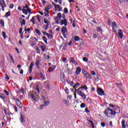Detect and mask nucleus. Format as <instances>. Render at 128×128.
Segmentation results:
<instances>
[{
    "label": "nucleus",
    "instance_id": "1",
    "mask_svg": "<svg viewBox=\"0 0 128 128\" xmlns=\"http://www.w3.org/2000/svg\"><path fill=\"white\" fill-rule=\"evenodd\" d=\"M120 107L115 106L114 109H106L104 113L106 114V116L107 118H114V116L116 114H120Z\"/></svg>",
    "mask_w": 128,
    "mask_h": 128
},
{
    "label": "nucleus",
    "instance_id": "2",
    "mask_svg": "<svg viewBox=\"0 0 128 128\" xmlns=\"http://www.w3.org/2000/svg\"><path fill=\"white\" fill-rule=\"evenodd\" d=\"M28 98L33 100L34 102H36L40 100V95L34 91H30L28 94Z\"/></svg>",
    "mask_w": 128,
    "mask_h": 128
},
{
    "label": "nucleus",
    "instance_id": "3",
    "mask_svg": "<svg viewBox=\"0 0 128 128\" xmlns=\"http://www.w3.org/2000/svg\"><path fill=\"white\" fill-rule=\"evenodd\" d=\"M23 8L24 9L22 10V12L26 16L28 14V12L30 14H32V10H30V8L28 7V4H26L25 6H23Z\"/></svg>",
    "mask_w": 128,
    "mask_h": 128
},
{
    "label": "nucleus",
    "instance_id": "4",
    "mask_svg": "<svg viewBox=\"0 0 128 128\" xmlns=\"http://www.w3.org/2000/svg\"><path fill=\"white\" fill-rule=\"evenodd\" d=\"M76 92H77V94L84 98V100H86V95L84 93L82 92V88H78V90H76Z\"/></svg>",
    "mask_w": 128,
    "mask_h": 128
},
{
    "label": "nucleus",
    "instance_id": "5",
    "mask_svg": "<svg viewBox=\"0 0 128 128\" xmlns=\"http://www.w3.org/2000/svg\"><path fill=\"white\" fill-rule=\"evenodd\" d=\"M43 84L45 88H46L48 90H50V81L46 80L44 82Z\"/></svg>",
    "mask_w": 128,
    "mask_h": 128
},
{
    "label": "nucleus",
    "instance_id": "6",
    "mask_svg": "<svg viewBox=\"0 0 128 128\" xmlns=\"http://www.w3.org/2000/svg\"><path fill=\"white\" fill-rule=\"evenodd\" d=\"M83 74L84 76L86 78H87L88 80H92V75L86 71L83 72Z\"/></svg>",
    "mask_w": 128,
    "mask_h": 128
},
{
    "label": "nucleus",
    "instance_id": "7",
    "mask_svg": "<svg viewBox=\"0 0 128 128\" xmlns=\"http://www.w3.org/2000/svg\"><path fill=\"white\" fill-rule=\"evenodd\" d=\"M97 92L98 96H104V90L101 88H97Z\"/></svg>",
    "mask_w": 128,
    "mask_h": 128
},
{
    "label": "nucleus",
    "instance_id": "8",
    "mask_svg": "<svg viewBox=\"0 0 128 128\" xmlns=\"http://www.w3.org/2000/svg\"><path fill=\"white\" fill-rule=\"evenodd\" d=\"M60 24H61V26H63V24H64L65 26H68V21L66 19L61 20H60Z\"/></svg>",
    "mask_w": 128,
    "mask_h": 128
},
{
    "label": "nucleus",
    "instance_id": "9",
    "mask_svg": "<svg viewBox=\"0 0 128 128\" xmlns=\"http://www.w3.org/2000/svg\"><path fill=\"white\" fill-rule=\"evenodd\" d=\"M81 72H82V68H80V66L76 68V72H75L76 76H78V74H80Z\"/></svg>",
    "mask_w": 128,
    "mask_h": 128
},
{
    "label": "nucleus",
    "instance_id": "10",
    "mask_svg": "<svg viewBox=\"0 0 128 128\" xmlns=\"http://www.w3.org/2000/svg\"><path fill=\"white\" fill-rule=\"evenodd\" d=\"M20 122L22 123L26 122V119H24V116L22 113H20Z\"/></svg>",
    "mask_w": 128,
    "mask_h": 128
},
{
    "label": "nucleus",
    "instance_id": "11",
    "mask_svg": "<svg viewBox=\"0 0 128 128\" xmlns=\"http://www.w3.org/2000/svg\"><path fill=\"white\" fill-rule=\"evenodd\" d=\"M0 6L2 8H6V4L4 0H0Z\"/></svg>",
    "mask_w": 128,
    "mask_h": 128
},
{
    "label": "nucleus",
    "instance_id": "12",
    "mask_svg": "<svg viewBox=\"0 0 128 128\" xmlns=\"http://www.w3.org/2000/svg\"><path fill=\"white\" fill-rule=\"evenodd\" d=\"M60 18H62V14L58 12L57 14V16L55 17V20H60Z\"/></svg>",
    "mask_w": 128,
    "mask_h": 128
},
{
    "label": "nucleus",
    "instance_id": "13",
    "mask_svg": "<svg viewBox=\"0 0 128 128\" xmlns=\"http://www.w3.org/2000/svg\"><path fill=\"white\" fill-rule=\"evenodd\" d=\"M56 66H52L51 67H50L48 68V72H52V70H56Z\"/></svg>",
    "mask_w": 128,
    "mask_h": 128
},
{
    "label": "nucleus",
    "instance_id": "14",
    "mask_svg": "<svg viewBox=\"0 0 128 128\" xmlns=\"http://www.w3.org/2000/svg\"><path fill=\"white\" fill-rule=\"evenodd\" d=\"M19 20L21 24V26H22L26 24V20H24V19H22V18H19Z\"/></svg>",
    "mask_w": 128,
    "mask_h": 128
},
{
    "label": "nucleus",
    "instance_id": "15",
    "mask_svg": "<svg viewBox=\"0 0 128 128\" xmlns=\"http://www.w3.org/2000/svg\"><path fill=\"white\" fill-rule=\"evenodd\" d=\"M61 32L62 34H66L68 32V29L66 28V26H63L62 30Z\"/></svg>",
    "mask_w": 128,
    "mask_h": 128
},
{
    "label": "nucleus",
    "instance_id": "16",
    "mask_svg": "<svg viewBox=\"0 0 128 128\" xmlns=\"http://www.w3.org/2000/svg\"><path fill=\"white\" fill-rule=\"evenodd\" d=\"M32 66H34V62H32L30 64V66L28 68L30 74H32Z\"/></svg>",
    "mask_w": 128,
    "mask_h": 128
},
{
    "label": "nucleus",
    "instance_id": "17",
    "mask_svg": "<svg viewBox=\"0 0 128 128\" xmlns=\"http://www.w3.org/2000/svg\"><path fill=\"white\" fill-rule=\"evenodd\" d=\"M118 36H119L120 38H122V30L121 29L118 30Z\"/></svg>",
    "mask_w": 128,
    "mask_h": 128
},
{
    "label": "nucleus",
    "instance_id": "18",
    "mask_svg": "<svg viewBox=\"0 0 128 128\" xmlns=\"http://www.w3.org/2000/svg\"><path fill=\"white\" fill-rule=\"evenodd\" d=\"M9 56L10 58V61L11 64H14V58H12V56L10 54H9Z\"/></svg>",
    "mask_w": 128,
    "mask_h": 128
},
{
    "label": "nucleus",
    "instance_id": "19",
    "mask_svg": "<svg viewBox=\"0 0 128 128\" xmlns=\"http://www.w3.org/2000/svg\"><path fill=\"white\" fill-rule=\"evenodd\" d=\"M0 98L2 100H4V99L6 98V96H4V93L0 92Z\"/></svg>",
    "mask_w": 128,
    "mask_h": 128
},
{
    "label": "nucleus",
    "instance_id": "20",
    "mask_svg": "<svg viewBox=\"0 0 128 128\" xmlns=\"http://www.w3.org/2000/svg\"><path fill=\"white\" fill-rule=\"evenodd\" d=\"M63 102L66 106H70V103L66 99H64Z\"/></svg>",
    "mask_w": 128,
    "mask_h": 128
},
{
    "label": "nucleus",
    "instance_id": "21",
    "mask_svg": "<svg viewBox=\"0 0 128 128\" xmlns=\"http://www.w3.org/2000/svg\"><path fill=\"white\" fill-rule=\"evenodd\" d=\"M16 104L19 108H22V102L20 101H18V102H16Z\"/></svg>",
    "mask_w": 128,
    "mask_h": 128
},
{
    "label": "nucleus",
    "instance_id": "22",
    "mask_svg": "<svg viewBox=\"0 0 128 128\" xmlns=\"http://www.w3.org/2000/svg\"><path fill=\"white\" fill-rule=\"evenodd\" d=\"M79 86H80V83L75 84L74 86H73V88H74V90H76V88H78Z\"/></svg>",
    "mask_w": 128,
    "mask_h": 128
},
{
    "label": "nucleus",
    "instance_id": "23",
    "mask_svg": "<svg viewBox=\"0 0 128 128\" xmlns=\"http://www.w3.org/2000/svg\"><path fill=\"white\" fill-rule=\"evenodd\" d=\"M48 38H50V40H52V38H54V36H52V34H46Z\"/></svg>",
    "mask_w": 128,
    "mask_h": 128
},
{
    "label": "nucleus",
    "instance_id": "24",
    "mask_svg": "<svg viewBox=\"0 0 128 128\" xmlns=\"http://www.w3.org/2000/svg\"><path fill=\"white\" fill-rule=\"evenodd\" d=\"M44 106H48V104H50V101L48 100H46V101H44Z\"/></svg>",
    "mask_w": 128,
    "mask_h": 128
},
{
    "label": "nucleus",
    "instance_id": "25",
    "mask_svg": "<svg viewBox=\"0 0 128 128\" xmlns=\"http://www.w3.org/2000/svg\"><path fill=\"white\" fill-rule=\"evenodd\" d=\"M36 16H34L32 18L31 20H30V22H32L33 24H34L36 23L34 22V20H36V19H34V18H36Z\"/></svg>",
    "mask_w": 128,
    "mask_h": 128
},
{
    "label": "nucleus",
    "instance_id": "26",
    "mask_svg": "<svg viewBox=\"0 0 128 128\" xmlns=\"http://www.w3.org/2000/svg\"><path fill=\"white\" fill-rule=\"evenodd\" d=\"M79 88H81V90H84V88L85 90H88V86H82Z\"/></svg>",
    "mask_w": 128,
    "mask_h": 128
},
{
    "label": "nucleus",
    "instance_id": "27",
    "mask_svg": "<svg viewBox=\"0 0 128 128\" xmlns=\"http://www.w3.org/2000/svg\"><path fill=\"white\" fill-rule=\"evenodd\" d=\"M74 61H76V60H74V57H71L69 58V62H73Z\"/></svg>",
    "mask_w": 128,
    "mask_h": 128
},
{
    "label": "nucleus",
    "instance_id": "28",
    "mask_svg": "<svg viewBox=\"0 0 128 128\" xmlns=\"http://www.w3.org/2000/svg\"><path fill=\"white\" fill-rule=\"evenodd\" d=\"M42 38L44 40V41L45 42V44H48V40H46V37L45 36H44Z\"/></svg>",
    "mask_w": 128,
    "mask_h": 128
},
{
    "label": "nucleus",
    "instance_id": "29",
    "mask_svg": "<svg viewBox=\"0 0 128 128\" xmlns=\"http://www.w3.org/2000/svg\"><path fill=\"white\" fill-rule=\"evenodd\" d=\"M124 124H126V122L124 121V120H122V128H126V125Z\"/></svg>",
    "mask_w": 128,
    "mask_h": 128
},
{
    "label": "nucleus",
    "instance_id": "30",
    "mask_svg": "<svg viewBox=\"0 0 128 128\" xmlns=\"http://www.w3.org/2000/svg\"><path fill=\"white\" fill-rule=\"evenodd\" d=\"M35 32H36V33L38 34V36H41L42 35V33L40 32V31L38 29H36L35 30Z\"/></svg>",
    "mask_w": 128,
    "mask_h": 128
},
{
    "label": "nucleus",
    "instance_id": "31",
    "mask_svg": "<svg viewBox=\"0 0 128 128\" xmlns=\"http://www.w3.org/2000/svg\"><path fill=\"white\" fill-rule=\"evenodd\" d=\"M40 75L41 78L43 80H46V77H44V74H42V73H40Z\"/></svg>",
    "mask_w": 128,
    "mask_h": 128
},
{
    "label": "nucleus",
    "instance_id": "32",
    "mask_svg": "<svg viewBox=\"0 0 128 128\" xmlns=\"http://www.w3.org/2000/svg\"><path fill=\"white\" fill-rule=\"evenodd\" d=\"M74 40L75 42H78V40H80V37L78 36H76L74 38Z\"/></svg>",
    "mask_w": 128,
    "mask_h": 128
},
{
    "label": "nucleus",
    "instance_id": "33",
    "mask_svg": "<svg viewBox=\"0 0 128 128\" xmlns=\"http://www.w3.org/2000/svg\"><path fill=\"white\" fill-rule=\"evenodd\" d=\"M44 26L45 27L44 30H48V26H50V24H46L44 25Z\"/></svg>",
    "mask_w": 128,
    "mask_h": 128
},
{
    "label": "nucleus",
    "instance_id": "34",
    "mask_svg": "<svg viewBox=\"0 0 128 128\" xmlns=\"http://www.w3.org/2000/svg\"><path fill=\"white\" fill-rule=\"evenodd\" d=\"M10 16V11L7 12L5 14L6 18Z\"/></svg>",
    "mask_w": 128,
    "mask_h": 128
},
{
    "label": "nucleus",
    "instance_id": "35",
    "mask_svg": "<svg viewBox=\"0 0 128 128\" xmlns=\"http://www.w3.org/2000/svg\"><path fill=\"white\" fill-rule=\"evenodd\" d=\"M40 48L42 50V52H46V46H41Z\"/></svg>",
    "mask_w": 128,
    "mask_h": 128
},
{
    "label": "nucleus",
    "instance_id": "36",
    "mask_svg": "<svg viewBox=\"0 0 128 128\" xmlns=\"http://www.w3.org/2000/svg\"><path fill=\"white\" fill-rule=\"evenodd\" d=\"M0 24H1L2 26H4V20H0Z\"/></svg>",
    "mask_w": 128,
    "mask_h": 128
},
{
    "label": "nucleus",
    "instance_id": "37",
    "mask_svg": "<svg viewBox=\"0 0 128 128\" xmlns=\"http://www.w3.org/2000/svg\"><path fill=\"white\" fill-rule=\"evenodd\" d=\"M61 80L62 82H66V80H64V76H60Z\"/></svg>",
    "mask_w": 128,
    "mask_h": 128
},
{
    "label": "nucleus",
    "instance_id": "38",
    "mask_svg": "<svg viewBox=\"0 0 128 128\" xmlns=\"http://www.w3.org/2000/svg\"><path fill=\"white\" fill-rule=\"evenodd\" d=\"M36 66H40V60H36Z\"/></svg>",
    "mask_w": 128,
    "mask_h": 128
},
{
    "label": "nucleus",
    "instance_id": "39",
    "mask_svg": "<svg viewBox=\"0 0 128 128\" xmlns=\"http://www.w3.org/2000/svg\"><path fill=\"white\" fill-rule=\"evenodd\" d=\"M37 20H38V22H40V15H37L36 16Z\"/></svg>",
    "mask_w": 128,
    "mask_h": 128
},
{
    "label": "nucleus",
    "instance_id": "40",
    "mask_svg": "<svg viewBox=\"0 0 128 128\" xmlns=\"http://www.w3.org/2000/svg\"><path fill=\"white\" fill-rule=\"evenodd\" d=\"M116 84H117L118 86V87L120 89L122 88V84L116 83Z\"/></svg>",
    "mask_w": 128,
    "mask_h": 128
},
{
    "label": "nucleus",
    "instance_id": "41",
    "mask_svg": "<svg viewBox=\"0 0 128 128\" xmlns=\"http://www.w3.org/2000/svg\"><path fill=\"white\" fill-rule=\"evenodd\" d=\"M80 108H86V104H84V103L81 104Z\"/></svg>",
    "mask_w": 128,
    "mask_h": 128
},
{
    "label": "nucleus",
    "instance_id": "42",
    "mask_svg": "<svg viewBox=\"0 0 128 128\" xmlns=\"http://www.w3.org/2000/svg\"><path fill=\"white\" fill-rule=\"evenodd\" d=\"M14 108L16 112H18V107H16V106L15 105H14Z\"/></svg>",
    "mask_w": 128,
    "mask_h": 128
},
{
    "label": "nucleus",
    "instance_id": "43",
    "mask_svg": "<svg viewBox=\"0 0 128 128\" xmlns=\"http://www.w3.org/2000/svg\"><path fill=\"white\" fill-rule=\"evenodd\" d=\"M64 14H68V8H64Z\"/></svg>",
    "mask_w": 128,
    "mask_h": 128
},
{
    "label": "nucleus",
    "instance_id": "44",
    "mask_svg": "<svg viewBox=\"0 0 128 128\" xmlns=\"http://www.w3.org/2000/svg\"><path fill=\"white\" fill-rule=\"evenodd\" d=\"M55 8H58L59 10H60V8H62V7H60V6L58 4H56L55 6Z\"/></svg>",
    "mask_w": 128,
    "mask_h": 128
},
{
    "label": "nucleus",
    "instance_id": "45",
    "mask_svg": "<svg viewBox=\"0 0 128 128\" xmlns=\"http://www.w3.org/2000/svg\"><path fill=\"white\" fill-rule=\"evenodd\" d=\"M44 24H48V20L44 18Z\"/></svg>",
    "mask_w": 128,
    "mask_h": 128
},
{
    "label": "nucleus",
    "instance_id": "46",
    "mask_svg": "<svg viewBox=\"0 0 128 128\" xmlns=\"http://www.w3.org/2000/svg\"><path fill=\"white\" fill-rule=\"evenodd\" d=\"M6 82H8V80H10V77L6 74Z\"/></svg>",
    "mask_w": 128,
    "mask_h": 128
},
{
    "label": "nucleus",
    "instance_id": "47",
    "mask_svg": "<svg viewBox=\"0 0 128 128\" xmlns=\"http://www.w3.org/2000/svg\"><path fill=\"white\" fill-rule=\"evenodd\" d=\"M2 36L4 38H6V32H2Z\"/></svg>",
    "mask_w": 128,
    "mask_h": 128
},
{
    "label": "nucleus",
    "instance_id": "48",
    "mask_svg": "<svg viewBox=\"0 0 128 128\" xmlns=\"http://www.w3.org/2000/svg\"><path fill=\"white\" fill-rule=\"evenodd\" d=\"M82 60H84V62H88V58L84 57L82 58Z\"/></svg>",
    "mask_w": 128,
    "mask_h": 128
},
{
    "label": "nucleus",
    "instance_id": "49",
    "mask_svg": "<svg viewBox=\"0 0 128 128\" xmlns=\"http://www.w3.org/2000/svg\"><path fill=\"white\" fill-rule=\"evenodd\" d=\"M88 122H89L91 123V126H93L94 124V122L90 120H89L88 119L87 120Z\"/></svg>",
    "mask_w": 128,
    "mask_h": 128
},
{
    "label": "nucleus",
    "instance_id": "50",
    "mask_svg": "<svg viewBox=\"0 0 128 128\" xmlns=\"http://www.w3.org/2000/svg\"><path fill=\"white\" fill-rule=\"evenodd\" d=\"M97 30L99 32H102V27H98V28H97Z\"/></svg>",
    "mask_w": 128,
    "mask_h": 128
},
{
    "label": "nucleus",
    "instance_id": "51",
    "mask_svg": "<svg viewBox=\"0 0 128 128\" xmlns=\"http://www.w3.org/2000/svg\"><path fill=\"white\" fill-rule=\"evenodd\" d=\"M42 98L44 102L46 100V97H44V96H42Z\"/></svg>",
    "mask_w": 128,
    "mask_h": 128
},
{
    "label": "nucleus",
    "instance_id": "52",
    "mask_svg": "<svg viewBox=\"0 0 128 128\" xmlns=\"http://www.w3.org/2000/svg\"><path fill=\"white\" fill-rule=\"evenodd\" d=\"M36 50L38 52V54H40V49H38V46L36 47Z\"/></svg>",
    "mask_w": 128,
    "mask_h": 128
},
{
    "label": "nucleus",
    "instance_id": "53",
    "mask_svg": "<svg viewBox=\"0 0 128 128\" xmlns=\"http://www.w3.org/2000/svg\"><path fill=\"white\" fill-rule=\"evenodd\" d=\"M112 26L113 28H114L115 26H116V22H112Z\"/></svg>",
    "mask_w": 128,
    "mask_h": 128
},
{
    "label": "nucleus",
    "instance_id": "54",
    "mask_svg": "<svg viewBox=\"0 0 128 128\" xmlns=\"http://www.w3.org/2000/svg\"><path fill=\"white\" fill-rule=\"evenodd\" d=\"M14 5L13 4H10V8H14Z\"/></svg>",
    "mask_w": 128,
    "mask_h": 128
},
{
    "label": "nucleus",
    "instance_id": "55",
    "mask_svg": "<svg viewBox=\"0 0 128 128\" xmlns=\"http://www.w3.org/2000/svg\"><path fill=\"white\" fill-rule=\"evenodd\" d=\"M70 84V86H72L74 85V82L72 81H70L69 84Z\"/></svg>",
    "mask_w": 128,
    "mask_h": 128
},
{
    "label": "nucleus",
    "instance_id": "56",
    "mask_svg": "<svg viewBox=\"0 0 128 128\" xmlns=\"http://www.w3.org/2000/svg\"><path fill=\"white\" fill-rule=\"evenodd\" d=\"M4 92H5V94H6V96H9L10 95V93L6 90H4Z\"/></svg>",
    "mask_w": 128,
    "mask_h": 128
},
{
    "label": "nucleus",
    "instance_id": "57",
    "mask_svg": "<svg viewBox=\"0 0 128 128\" xmlns=\"http://www.w3.org/2000/svg\"><path fill=\"white\" fill-rule=\"evenodd\" d=\"M85 111L86 112H90V110H88V108H85Z\"/></svg>",
    "mask_w": 128,
    "mask_h": 128
},
{
    "label": "nucleus",
    "instance_id": "58",
    "mask_svg": "<svg viewBox=\"0 0 128 128\" xmlns=\"http://www.w3.org/2000/svg\"><path fill=\"white\" fill-rule=\"evenodd\" d=\"M62 49L64 50H66V45H64L62 47Z\"/></svg>",
    "mask_w": 128,
    "mask_h": 128
},
{
    "label": "nucleus",
    "instance_id": "59",
    "mask_svg": "<svg viewBox=\"0 0 128 128\" xmlns=\"http://www.w3.org/2000/svg\"><path fill=\"white\" fill-rule=\"evenodd\" d=\"M49 10L50 9L48 8H45V12H46L48 13V10Z\"/></svg>",
    "mask_w": 128,
    "mask_h": 128
},
{
    "label": "nucleus",
    "instance_id": "60",
    "mask_svg": "<svg viewBox=\"0 0 128 128\" xmlns=\"http://www.w3.org/2000/svg\"><path fill=\"white\" fill-rule=\"evenodd\" d=\"M101 126H102V128H104L106 126V124H104V122H102Z\"/></svg>",
    "mask_w": 128,
    "mask_h": 128
},
{
    "label": "nucleus",
    "instance_id": "61",
    "mask_svg": "<svg viewBox=\"0 0 128 128\" xmlns=\"http://www.w3.org/2000/svg\"><path fill=\"white\" fill-rule=\"evenodd\" d=\"M44 105H42V104L40 105V106H39L40 110H42V108H44Z\"/></svg>",
    "mask_w": 128,
    "mask_h": 128
},
{
    "label": "nucleus",
    "instance_id": "62",
    "mask_svg": "<svg viewBox=\"0 0 128 128\" xmlns=\"http://www.w3.org/2000/svg\"><path fill=\"white\" fill-rule=\"evenodd\" d=\"M34 40H34V42H38V38H33Z\"/></svg>",
    "mask_w": 128,
    "mask_h": 128
},
{
    "label": "nucleus",
    "instance_id": "63",
    "mask_svg": "<svg viewBox=\"0 0 128 128\" xmlns=\"http://www.w3.org/2000/svg\"><path fill=\"white\" fill-rule=\"evenodd\" d=\"M62 18H63V20H64L66 18V14H62Z\"/></svg>",
    "mask_w": 128,
    "mask_h": 128
},
{
    "label": "nucleus",
    "instance_id": "64",
    "mask_svg": "<svg viewBox=\"0 0 128 128\" xmlns=\"http://www.w3.org/2000/svg\"><path fill=\"white\" fill-rule=\"evenodd\" d=\"M72 95L68 96V98H69L70 100H72Z\"/></svg>",
    "mask_w": 128,
    "mask_h": 128
}]
</instances>
